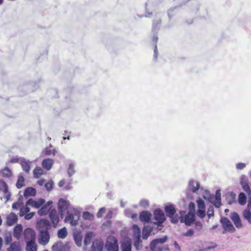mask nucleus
<instances>
[{"label":"nucleus","mask_w":251,"mask_h":251,"mask_svg":"<svg viewBox=\"0 0 251 251\" xmlns=\"http://www.w3.org/2000/svg\"><path fill=\"white\" fill-rule=\"evenodd\" d=\"M189 211L185 215V212L184 211H180V215H181L180 222L184 223L187 226H191L194 223L195 220V205H189Z\"/></svg>","instance_id":"f257e3e1"},{"label":"nucleus","mask_w":251,"mask_h":251,"mask_svg":"<svg viewBox=\"0 0 251 251\" xmlns=\"http://www.w3.org/2000/svg\"><path fill=\"white\" fill-rule=\"evenodd\" d=\"M202 197L204 200L211 204H222L220 189L216 190L215 195L211 194L206 190H203L202 192Z\"/></svg>","instance_id":"f03ea898"},{"label":"nucleus","mask_w":251,"mask_h":251,"mask_svg":"<svg viewBox=\"0 0 251 251\" xmlns=\"http://www.w3.org/2000/svg\"><path fill=\"white\" fill-rule=\"evenodd\" d=\"M74 214L68 212L64 220L65 222L69 223L72 226H75L78 224L79 218V212L74 210Z\"/></svg>","instance_id":"7ed1b4c3"},{"label":"nucleus","mask_w":251,"mask_h":251,"mask_svg":"<svg viewBox=\"0 0 251 251\" xmlns=\"http://www.w3.org/2000/svg\"><path fill=\"white\" fill-rule=\"evenodd\" d=\"M105 248L107 251H119L118 240L115 237H109L105 243Z\"/></svg>","instance_id":"20e7f679"},{"label":"nucleus","mask_w":251,"mask_h":251,"mask_svg":"<svg viewBox=\"0 0 251 251\" xmlns=\"http://www.w3.org/2000/svg\"><path fill=\"white\" fill-rule=\"evenodd\" d=\"M220 222L225 231L233 233L236 231L235 227L227 218H222L220 220Z\"/></svg>","instance_id":"39448f33"},{"label":"nucleus","mask_w":251,"mask_h":251,"mask_svg":"<svg viewBox=\"0 0 251 251\" xmlns=\"http://www.w3.org/2000/svg\"><path fill=\"white\" fill-rule=\"evenodd\" d=\"M0 191L3 192V196L1 197V199L3 200L4 202H7L10 199L11 194L8 191L7 184L3 180H0Z\"/></svg>","instance_id":"423d86ee"},{"label":"nucleus","mask_w":251,"mask_h":251,"mask_svg":"<svg viewBox=\"0 0 251 251\" xmlns=\"http://www.w3.org/2000/svg\"><path fill=\"white\" fill-rule=\"evenodd\" d=\"M51 227L50 221L46 219H41L37 223V228L39 232L49 231Z\"/></svg>","instance_id":"0eeeda50"},{"label":"nucleus","mask_w":251,"mask_h":251,"mask_svg":"<svg viewBox=\"0 0 251 251\" xmlns=\"http://www.w3.org/2000/svg\"><path fill=\"white\" fill-rule=\"evenodd\" d=\"M153 217L154 219L156 221L154 222V224H158L159 225L163 224L166 220L164 212L160 209L154 210Z\"/></svg>","instance_id":"6e6552de"},{"label":"nucleus","mask_w":251,"mask_h":251,"mask_svg":"<svg viewBox=\"0 0 251 251\" xmlns=\"http://www.w3.org/2000/svg\"><path fill=\"white\" fill-rule=\"evenodd\" d=\"M39 243L45 246L50 241V235L49 231L39 232Z\"/></svg>","instance_id":"1a4fd4ad"},{"label":"nucleus","mask_w":251,"mask_h":251,"mask_svg":"<svg viewBox=\"0 0 251 251\" xmlns=\"http://www.w3.org/2000/svg\"><path fill=\"white\" fill-rule=\"evenodd\" d=\"M230 218L237 228L243 227L241 220L238 214L236 212H232L230 214Z\"/></svg>","instance_id":"9d476101"},{"label":"nucleus","mask_w":251,"mask_h":251,"mask_svg":"<svg viewBox=\"0 0 251 251\" xmlns=\"http://www.w3.org/2000/svg\"><path fill=\"white\" fill-rule=\"evenodd\" d=\"M121 251H131L132 242L129 238H125L121 242Z\"/></svg>","instance_id":"9b49d317"},{"label":"nucleus","mask_w":251,"mask_h":251,"mask_svg":"<svg viewBox=\"0 0 251 251\" xmlns=\"http://www.w3.org/2000/svg\"><path fill=\"white\" fill-rule=\"evenodd\" d=\"M25 240L27 241L35 242V233L31 228H28L24 231Z\"/></svg>","instance_id":"f8f14e48"},{"label":"nucleus","mask_w":251,"mask_h":251,"mask_svg":"<svg viewBox=\"0 0 251 251\" xmlns=\"http://www.w3.org/2000/svg\"><path fill=\"white\" fill-rule=\"evenodd\" d=\"M52 251H69L68 247L62 242L58 241L52 246Z\"/></svg>","instance_id":"ddd939ff"},{"label":"nucleus","mask_w":251,"mask_h":251,"mask_svg":"<svg viewBox=\"0 0 251 251\" xmlns=\"http://www.w3.org/2000/svg\"><path fill=\"white\" fill-rule=\"evenodd\" d=\"M200 188V184L198 181L194 179L190 180L188 184V189L193 193L198 192Z\"/></svg>","instance_id":"4468645a"},{"label":"nucleus","mask_w":251,"mask_h":251,"mask_svg":"<svg viewBox=\"0 0 251 251\" xmlns=\"http://www.w3.org/2000/svg\"><path fill=\"white\" fill-rule=\"evenodd\" d=\"M49 217L54 227H56L59 222V217L56 210L52 209L49 213Z\"/></svg>","instance_id":"2eb2a0df"},{"label":"nucleus","mask_w":251,"mask_h":251,"mask_svg":"<svg viewBox=\"0 0 251 251\" xmlns=\"http://www.w3.org/2000/svg\"><path fill=\"white\" fill-rule=\"evenodd\" d=\"M103 243L100 239H96L92 244L91 251H102Z\"/></svg>","instance_id":"dca6fc26"},{"label":"nucleus","mask_w":251,"mask_h":251,"mask_svg":"<svg viewBox=\"0 0 251 251\" xmlns=\"http://www.w3.org/2000/svg\"><path fill=\"white\" fill-rule=\"evenodd\" d=\"M27 205H12V208L13 209H20L19 215L20 217H23L25 215L26 213L29 211V208L27 206Z\"/></svg>","instance_id":"f3484780"},{"label":"nucleus","mask_w":251,"mask_h":251,"mask_svg":"<svg viewBox=\"0 0 251 251\" xmlns=\"http://www.w3.org/2000/svg\"><path fill=\"white\" fill-rule=\"evenodd\" d=\"M151 214L147 211H143L140 213L139 218L141 222L148 223L150 222Z\"/></svg>","instance_id":"a211bd4d"},{"label":"nucleus","mask_w":251,"mask_h":251,"mask_svg":"<svg viewBox=\"0 0 251 251\" xmlns=\"http://www.w3.org/2000/svg\"><path fill=\"white\" fill-rule=\"evenodd\" d=\"M18 217L16 215L13 213L10 214L7 217V225L8 226H11L16 223L17 221Z\"/></svg>","instance_id":"6ab92c4d"},{"label":"nucleus","mask_w":251,"mask_h":251,"mask_svg":"<svg viewBox=\"0 0 251 251\" xmlns=\"http://www.w3.org/2000/svg\"><path fill=\"white\" fill-rule=\"evenodd\" d=\"M240 184L242 188L247 193L248 195H251V189L247 181L245 179H242L240 181Z\"/></svg>","instance_id":"aec40b11"},{"label":"nucleus","mask_w":251,"mask_h":251,"mask_svg":"<svg viewBox=\"0 0 251 251\" xmlns=\"http://www.w3.org/2000/svg\"><path fill=\"white\" fill-rule=\"evenodd\" d=\"M53 162L54 161L52 159H45L42 162V166L47 170H50L52 168Z\"/></svg>","instance_id":"412c9836"},{"label":"nucleus","mask_w":251,"mask_h":251,"mask_svg":"<svg viewBox=\"0 0 251 251\" xmlns=\"http://www.w3.org/2000/svg\"><path fill=\"white\" fill-rule=\"evenodd\" d=\"M165 211L167 216L169 218L172 217L173 215H174L176 212V209L173 205H166L165 207Z\"/></svg>","instance_id":"4be33fe9"},{"label":"nucleus","mask_w":251,"mask_h":251,"mask_svg":"<svg viewBox=\"0 0 251 251\" xmlns=\"http://www.w3.org/2000/svg\"><path fill=\"white\" fill-rule=\"evenodd\" d=\"M51 205H43L40 209L38 210V214L40 216H44L47 214L51 210Z\"/></svg>","instance_id":"5701e85b"},{"label":"nucleus","mask_w":251,"mask_h":251,"mask_svg":"<svg viewBox=\"0 0 251 251\" xmlns=\"http://www.w3.org/2000/svg\"><path fill=\"white\" fill-rule=\"evenodd\" d=\"M152 228L150 226H144L142 231V238L146 240L149 237L151 232L152 231Z\"/></svg>","instance_id":"b1692460"},{"label":"nucleus","mask_w":251,"mask_h":251,"mask_svg":"<svg viewBox=\"0 0 251 251\" xmlns=\"http://www.w3.org/2000/svg\"><path fill=\"white\" fill-rule=\"evenodd\" d=\"M36 194V190L33 187H27L24 192L25 197L27 198L29 196H34Z\"/></svg>","instance_id":"393cba45"},{"label":"nucleus","mask_w":251,"mask_h":251,"mask_svg":"<svg viewBox=\"0 0 251 251\" xmlns=\"http://www.w3.org/2000/svg\"><path fill=\"white\" fill-rule=\"evenodd\" d=\"M168 238V236L166 235V236H164V237H163L162 238H156V239H153L152 241V248H154L153 246H154L155 244L161 245V244H164L167 241Z\"/></svg>","instance_id":"a878e982"},{"label":"nucleus","mask_w":251,"mask_h":251,"mask_svg":"<svg viewBox=\"0 0 251 251\" xmlns=\"http://www.w3.org/2000/svg\"><path fill=\"white\" fill-rule=\"evenodd\" d=\"M21 247L20 243L15 242L12 243L10 247L7 249V251H21Z\"/></svg>","instance_id":"bb28decb"},{"label":"nucleus","mask_w":251,"mask_h":251,"mask_svg":"<svg viewBox=\"0 0 251 251\" xmlns=\"http://www.w3.org/2000/svg\"><path fill=\"white\" fill-rule=\"evenodd\" d=\"M37 247L35 242L27 241L26 251H37Z\"/></svg>","instance_id":"cd10ccee"},{"label":"nucleus","mask_w":251,"mask_h":251,"mask_svg":"<svg viewBox=\"0 0 251 251\" xmlns=\"http://www.w3.org/2000/svg\"><path fill=\"white\" fill-rule=\"evenodd\" d=\"M23 231V227L22 225H17L14 229V236L15 238L19 239L21 234Z\"/></svg>","instance_id":"c85d7f7f"},{"label":"nucleus","mask_w":251,"mask_h":251,"mask_svg":"<svg viewBox=\"0 0 251 251\" xmlns=\"http://www.w3.org/2000/svg\"><path fill=\"white\" fill-rule=\"evenodd\" d=\"M198 207L197 214L199 217L203 218L205 216V205H198Z\"/></svg>","instance_id":"c756f323"},{"label":"nucleus","mask_w":251,"mask_h":251,"mask_svg":"<svg viewBox=\"0 0 251 251\" xmlns=\"http://www.w3.org/2000/svg\"><path fill=\"white\" fill-rule=\"evenodd\" d=\"M243 218L251 225V212L248 209H245L242 212Z\"/></svg>","instance_id":"7c9ffc66"},{"label":"nucleus","mask_w":251,"mask_h":251,"mask_svg":"<svg viewBox=\"0 0 251 251\" xmlns=\"http://www.w3.org/2000/svg\"><path fill=\"white\" fill-rule=\"evenodd\" d=\"M133 238H139L141 237V230L139 226L134 225L133 226Z\"/></svg>","instance_id":"2f4dec72"},{"label":"nucleus","mask_w":251,"mask_h":251,"mask_svg":"<svg viewBox=\"0 0 251 251\" xmlns=\"http://www.w3.org/2000/svg\"><path fill=\"white\" fill-rule=\"evenodd\" d=\"M44 174L43 170L40 167H36L33 171V176L35 178H39Z\"/></svg>","instance_id":"473e14b6"},{"label":"nucleus","mask_w":251,"mask_h":251,"mask_svg":"<svg viewBox=\"0 0 251 251\" xmlns=\"http://www.w3.org/2000/svg\"><path fill=\"white\" fill-rule=\"evenodd\" d=\"M67 235L68 232L66 227H63L58 231L57 236L59 238L64 239Z\"/></svg>","instance_id":"72a5a7b5"},{"label":"nucleus","mask_w":251,"mask_h":251,"mask_svg":"<svg viewBox=\"0 0 251 251\" xmlns=\"http://www.w3.org/2000/svg\"><path fill=\"white\" fill-rule=\"evenodd\" d=\"M74 238L75 241V244L78 247H80L81 246V242H82V236L80 233H75L74 234Z\"/></svg>","instance_id":"f704fd0d"},{"label":"nucleus","mask_w":251,"mask_h":251,"mask_svg":"<svg viewBox=\"0 0 251 251\" xmlns=\"http://www.w3.org/2000/svg\"><path fill=\"white\" fill-rule=\"evenodd\" d=\"M25 185V178L22 176H20L18 177L17 183H16V187L20 189Z\"/></svg>","instance_id":"c9c22d12"},{"label":"nucleus","mask_w":251,"mask_h":251,"mask_svg":"<svg viewBox=\"0 0 251 251\" xmlns=\"http://www.w3.org/2000/svg\"><path fill=\"white\" fill-rule=\"evenodd\" d=\"M2 176L5 177H10L12 176L11 171L8 168L5 167L1 171Z\"/></svg>","instance_id":"e433bc0d"},{"label":"nucleus","mask_w":251,"mask_h":251,"mask_svg":"<svg viewBox=\"0 0 251 251\" xmlns=\"http://www.w3.org/2000/svg\"><path fill=\"white\" fill-rule=\"evenodd\" d=\"M238 202L239 204H246L247 196L245 193L241 192L238 196Z\"/></svg>","instance_id":"4c0bfd02"},{"label":"nucleus","mask_w":251,"mask_h":251,"mask_svg":"<svg viewBox=\"0 0 251 251\" xmlns=\"http://www.w3.org/2000/svg\"><path fill=\"white\" fill-rule=\"evenodd\" d=\"M142 241L141 237L139 238H134V245L137 251L141 249L142 247Z\"/></svg>","instance_id":"58836bf2"},{"label":"nucleus","mask_w":251,"mask_h":251,"mask_svg":"<svg viewBox=\"0 0 251 251\" xmlns=\"http://www.w3.org/2000/svg\"><path fill=\"white\" fill-rule=\"evenodd\" d=\"M45 200L43 199H39L37 201L30 199L26 202L25 204H45Z\"/></svg>","instance_id":"ea45409f"},{"label":"nucleus","mask_w":251,"mask_h":251,"mask_svg":"<svg viewBox=\"0 0 251 251\" xmlns=\"http://www.w3.org/2000/svg\"><path fill=\"white\" fill-rule=\"evenodd\" d=\"M194 196L192 193H187L185 198V202L188 203V204H195L194 203Z\"/></svg>","instance_id":"a19ab883"},{"label":"nucleus","mask_w":251,"mask_h":251,"mask_svg":"<svg viewBox=\"0 0 251 251\" xmlns=\"http://www.w3.org/2000/svg\"><path fill=\"white\" fill-rule=\"evenodd\" d=\"M82 217L84 220H89L90 221H93L94 218V215L87 211L83 212Z\"/></svg>","instance_id":"79ce46f5"},{"label":"nucleus","mask_w":251,"mask_h":251,"mask_svg":"<svg viewBox=\"0 0 251 251\" xmlns=\"http://www.w3.org/2000/svg\"><path fill=\"white\" fill-rule=\"evenodd\" d=\"M92 236V232H88L86 234L84 241V243L85 246H87L90 244Z\"/></svg>","instance_id":"37998d69"},{"label":"nucleus","mask_w":251,"mask_h":251,"mask_svg":"<svg viewBox=\"0 0 251 251\" xmlns=\"http://www.w3.org/2000/svg\"><path fill=\"white\" fill-rule=\"evenodd\" d=\"M21 165L24 171H25L27 173H28L29 172L30 166L27 162L25 161H22L21 162Z\"/></svg>","instance_id":"c03bdc74"},{"label":"nucleus","mask_w":251,"mask_h":251,"mask_svg":"<svg viewBox=\"0 0 251 251\" xmlns=\"http://www.w3.org/2000/svg\"><path fill=\"white\" fill-rule=\"evenodd\" d=\"M152 241L151 242L150 245V249L151 251H163V248L161 247L160 245L155 244L154 246V248L152 247Z\"/></svg>","instance_id":"a18cd8bd"},{"label":"nucleus","mask_w":251,"mask_h":251,"mask_svg":"<svg viewBox=\"0 0 251 251\" xmlns=\"http://www.w3.org/2000/svg\"><path fill=\"white\" fill-rule=\"evenodd\" d=\"M53 185L54 183L52 180H49L48 182L45 184V187L48 191H50L52 189Z\"/></svg>","instance_id":"49530a36"},{"label":"nucleus","mask_w":251,"mask_h":251,"mask_svg":"<svg viewBox=\"0 0 251 251\" xmlns=\"http://www.w3.org/2000/svg\"><path fill=\"white\" fill-rule=\"evenodd\" d=\"M171 219V222L173 224H176L179 220H180L181 215L179 216V215L177 214L173 215L172 217L170 218Z\"/></svg>","instance_id":"de8ad7c7"},{"label":"nucleus","mask_w":251,"mask_h":251,"mask_svg":"<svg viewBox=\"0 0 251 251\" xmlns=\"http://www.w3.org/2000/svg\"><path fill=\"white\" fill-rule=\"evenodd\" d=\"M12 241L11 234L10 232H7L4 235V242L6 245L9 244Z\"/></svg>","instance_id":"09e8293b"},{"label":"nucleus","mask_w":251,"mask_h":251,"mask_svg":"<svg viewBox=\"0 0 251 251\" xmlns=\"http://www.w3.org/2000/svg\"><path fill=\"white\" fill-rule=\"evenodd\" d=\"M75 173V171L74 169V165L73 163H71L69 165L68 169V173L70 176H73Z\"/></svg>","instance_id":"8fccbe9b"},{"label":"nucleus","mask_w":251,"mask_h":251,"mask_svg":"<svg viewBox=\"0 0 251 251\" xmlns=\"http://www.w3.org/2000/svg\"><path fill=\"white\" fill-rule=\"evenodd\" d=\"M211 244L212 245L211 246H208L205 248H203L202 249H200L199 251H208L209 250L213 249L217 247L218 245L217 244L214 243L213 242L211 243Z\"/></svg>","instance_id":"3c124183"},{"label":"nucleus","mask_w":251,"mask_h":251,"mask_svg":"<svg viewBox=\"0 0 251 251\" xmlns=\"http://www.w3.org/2000/svg\"><path fill=\"white\" fill-rule=\"evenodd\" d=\"M56 151L54 150H51L50 149H46L45 151V154L46 155H50V154H53L54 155L55 154Z\"/></svg>","instance_id":"603ef678"},{"label":"nucleus","mask_w":251,"mask_h":251,"mask_svg":"<svg viewBox=\"0 0 251 251\" xmlns=\"http://www.w3.org/2000/svg\"><path fill=\"white\" fill-rule=\"evenodd\" d=\"M106 209L104 207L101 208L98 212L97 213V216L98 218H100L102 216L104 213L105 212Z\"/></svg>","instance_id":"864d4df0"},{"label":"nucleus","mask_w":251,"mask_h":251,"mask_svg":"<svg viewBox=\"0 0 251 251\" xmlns=\"http://www.w3.org/2000/svg\"><path fill=\"white\" fill-rule=\"evenodd\" d=\"M207 216L209 218L214 216V210L212 206H210L208 210Z\"/></svg>","instance_id":"5fc2aeb1"},{"label":"nucleus","mask_w":251,"mask_h":251,"mask_svg":"<svg viewBox=\"0 0 251 251\" xmlns=\"http://www.w3.org/2000/svg\"><path fill=\"white\" fill-rule=\"evenodd\" d=\"M194 231L192 229H189L187 232L183 233L184 236H192L193 235Z\"/></svg>","instance_id":"6e6d98bb"},{"label":"nucleus","mask_w":251,"mask_h":251,"mask_svg":"<svg viewBox=\"0 0 251 251\" xmlns=\"http://www.w3.org/2000/svg\"><path fill=\"white\" fill-rule=\"evenodd\" d=\"M34 215V212H31L30 213H28V214H25V218L26 219V220H30V219H31L32 218V217L33 216V215Z\"/></svg>","instance_id":"4d7b16f0"},{"label":"nucleus","mask_w":251,"mask_h":251,"mask_svg":"<svg viewBox=\"0 0 251 251\" xmlns=\"http://www.w3.org/2000/svg\"><path fill=\"white\" fill-rule=\"evenodd\" d=\"M246 166L245 163H239L236 165V168L237 169L241 170L244 169Z\"/></svg>","instance_id":"13d9d810"},{"label":"nucleus","mask_w":251,"mask_h":251,"mask_svg":"<svg viewBox=\"0 0 251 251\" xmlns=\"http://www.w3.org/2000/svg\"><path fill=\"white\" fill-rule=\"evenodd\" d=\"M58 204H69V201H68L65 200L64 199L61 198L59 199Z\"/></svg>","instance_id":"bf43d9fd"},{"label":"nucleus","mask_w":251,"mask_h":251,"mask_svg":"<svg viewBox=\"0 0 251 251\" xmlns=\"http://www.w3.org/2000/svg\"><path fill=\"white\" fill-rule=\"evenodd\" d=\"M194 223L196 227H197L199 229H201L202 228V225L201 222L196 221Z\"/></svg>","instance_id":"052dcab7"},{"label":"nucleus","mask_w":251,"mask_h":251,"mask_svg":"<svg viewBox=\"0 0 251 251\" xmlns=\"http://www.w3.org/2000/svg\"><path fill=\"white\" fill-rule=\"evenodd\" d=\"M161 23L160 20H157V21H154L152 23V26L153 28H155L158 25Z\"/></svg>","instance_id":"680f3d73"},{"label":"nucleus","mask_w":251,"mask_h":251,"mask_svg":"<svg viewBox=\"0 0 251 251\" xmlns=\"http://www.w3.org/2000/svg\"><path fill=\"white\" fill-rule=\"evenodd\" d=\"M196 201L197 202V204H204L203 200L201 198H198Z\"/></svg>","instance_id":"e2e57ef3"},{"label":"nucleus","mask_w":251,"mask_h":251,"mask_svg":"<svg viewBox=\"0 0 251 251\" xmlns=\"http://www.w3.org/2000/svg\"><path fill=\"white\" fill-rule=\"evenodd\" d=\"M154 225L157 226V228L158 230L161 231L162 229V228L163 227V226L162 224L159 225L158 224H154V222L153 223Z\"/></svg>","instance_id":"0e129e2a"},{"label":"nucleus","mask_w":251,"mask_h":251,"mask_svg":"<svg viewBox=\"0 0 251 251\" xmlns=\"http://www.w3.org/2000/svg\"><path fill=\"white\" fill-rule=\"evenodd\" d=\"M174 246L175 248L177 250V251H180V247L179 246L176 241L174 242Z\"/></svg>","instance_id":"69168bd1"},{"label":"nucleus","mask_w":251,"mask_h":251,"mask_svg":"<svg viewBox=\"0 0 251 251\" xmlns=\"http://www.w3.org/2000/svg\"><path fill=\"white\" fill-rule=\"evenodd\" d=\"M45 183V180L43 179H40L38 181H37V184L40 185V186H42Z\"/></svg>","instance_id":"338daca9"},{"label":"nucleus","mask_w":251,"mask_h":251,"mask_svg":"<svg viewBox=\"0 0 251 251\" xmlns=\"http://www.w3.org/2000/svg\"><path fill=\"white\" fill-rule=\"evenodd\" d=\"M65 183V181L64 179L61 180L58 183V186L60 187H63Z\"/></svg>","instance_id":"774afa93"}]
</instances>
